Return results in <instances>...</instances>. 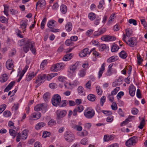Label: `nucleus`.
Returning <instances> with one entry per match:
<instances>
[{
    "label": "nucleus",
    "mask_w": 147,
    "mask_h": 147,
    "mask_svg": "<svg viewBox=\"0 0 147 147\" xmlns=\"http://www.w3.org/2000/svg\"><path fill=\"white\" fill-rule=\"evenodd\" d=\"M67 111L65 110L59 109L56 112V119L58 123L60 124L63 121V118L67 114Z\"/></svg>",
    "instance_id": "obj_1"
},
{
    "label": "nucleus",
    "mask_w": 147,
    "mask_h": 147,
    "mask_svg": "<svg viewBox=\"0 0 147 147\" xmlns=\"http://www.w3.org/2000/svg\"><path fill=\"white\" fill-rule=\"evenodd\" d=\"M94 110L91 107H87L84 111V114L85 117L88 119H91L94 116Z\"/></svg>",
    "instance_id": "obj_2"
},
{
    "label": "nucleus",
    "mask_w": 147,
    "mask_h": 147,
    "mask_svg": "<svg viewBox=\"0 0 147 147\" xmlns=\"http://www.w3.org/2000/svg\"><path fill=\"white\" fill-rule=\"evenodd\" d=\"M64 137L65 140L68 142H72L75 139L74 134L69 131H66L64 134Z\"/></svg>",
    "instance_id": "obj_3"
},
{
    "label": "nucleus",
    "mask_w": 147,
    "mask_h": 147,
    "mask_svg": "<svg viewBox=\"0 0 147 147\" xmlns=\"http://www.w3.org/2000/svg\"><path fill=\"white\" fill-rule=\"evenodd\" d=\"M64 66L63 63H58L52 66L51 68L52 71H57L62 69Z\"/></svg>",
    "instance_id": "obj_4"
},
{
    "label": "nucleus",
    "mask_w": 147,
    "mask_h": 147,
    "mask_svg": "<svg viewBox=\"0 0 147 147\" xmlns=\"http://www.w3.org/2000/svg\"><path fill=\"white\" fill-rule=\"evenodd\" d=\"M61 101V97L59 95L57 94L54 95L51 100L53 105L56 107H57L59 105Z\"/></svg>",
    "instance_id": "obj_5"
},
{
    "label": "nucleus",
    "mask_w": 147,
    "mask_h": 147,
    "mask_svg": "<svg viewBox=\"0 0 147 147\" xmlns=\"http://www.w3.org/2000/svg\"><path fill=\"white\" fill-rule=\"evenodd\" d=\"M46 75L45 74H40L38 76V79L36 81V83H38L37 86H38L40 85V83L43 82L45 80Z\"/></svg>",
    "instance_id": "obj_6"
},
{
    "label": "nucleus",
    "mask_w": 147,
    "mask_h": 147,
    "mask_svg": "<svg viewBox=\"0 0 147 147\" xmlns=\"http://www.w3.org/2000/svg\"><path fill=\"white\" fill-rule=\"evenodd\" d=\"M37 72L34 71H30L29 72L26 76V80L27 81H30L36 75Z\"/></svg>",
    "instance_id": "obj_7"
},
{
    "label": "nucleus",
    "mask_w": 147,
    "mask_h": 147,
    "mask_svg": "<svg viewBox=\"0 0 147 147\" xmlns=\"http://www.w3.org/2000/svg\"><path fill=\"white\" fill-rule=\"evenodd\" d=\"M126 43L130 47H134L137 45L136 38L133 37L130 38Z\"/></svg>",
    "instance_id": "obj_8"
},
{
    "label": "nucleus",
    "mask_w": 147,
    "mask_h": 147,
    "mask_svg": "<svg viewBox=\"0 0 147 147\" xmlns=\"http://www.w3.org/2000/svg\"><path fill=\"white\" fill-rule=\"evenodd\" d=\"M136 136L133 137L129 138L125 143L126 145L128 146H131L134 144L136 143Z\"/></svg>",
    "instance_id": "obj_9"
},
{
    "label": "nucleus",
    "mask_w": 147,
    "mask_h": 147,
    "mask_svg": "<svg viewBox=\"0 0 147 147\" xmlns=\"http://www.w3.org/2000/svg\"><path fill=\"white\" fill-rule=\"evenodd\" d=\"M101 39L104 41H110L115 40L116 38L114 36H111L109 35H105L101 38Z\"/></svg>",
    "instance_id": "obj_10"
},
{
    "label": "nucleus",
    "mask_w": 147,
    "mask_h": 147,
    "mask_svg": "<svg viewBox=\"0 0 147 147\" xmlns=\"http://www.w3.org/2000/svg\"><path fill=\"white\" fill-rule=\"evenodd\" d=\"M13 63V61L12 59H8L6 63V65L7 68L9 70L13 69L14 67Z\"/></svg>",
    "instance_id": "obj_11"
},
{
    "label": "nucleus",
    "mask_w": 147,
    "mask_h": 147,
    "mask_svg": "<svg viewBox=\"0 0 147 147\" xmlns=\"http://www.w3.org/2000/svg\"><path fill=\"white\" fill-rule=\"evenodd\" d=\"M31 41L30 40H28L26 42V45L24 46L23 47V50L25 53H26L28 51H29L31 43Z\"/></svg>",
    "instance_id": "obj_12"
},
{
    "label": "nucleus",
    "mask_w": 147,
    "mask_h": 147,
    "mask_svg": "<svg viewBox=\"0 0 147 147\" xmlns=\"http://www.w3.org/2000/svg\"><path fill=\"white\" fill-rule=\"evenodd\" d=\"M80 62L78 61L76 62L75 63L72 65H71L69 66V68L70 70L73 72H74L77 69L78 67L79 66Z\"/></svg>",
    "instance_id": "obj_13"
},
{
    "label": "nucleus",
    "mask_w": 147,
    "mask_h": 147,
    "mask_svg": "<svg viewBox=\"0 0 147 147\" xmlns=\"http://www.w3.org/2000/svg\"><path fill=\"white\" fill-rule=\"evenodd\" d=\"M89 52V49L87 48H85L79 53V55L80 57H83L86 56Z\"/></svg>",
    "instance_id": "obj_14"
},
{
    "label": "nucleus",
    "mask_w": 147,
    "mask_h": 147,
    "mask_svg": "<svg viewBox=\"0 0 147 147\" xmlns=\"http://www.w3.org/2000/svg\"><path fill=\"white\" fill-rule=\"evenodd\" d=\"M136 89L134 86L133 85H130L129 87V92L130 95L132 96H134Z\"/></svg>",
    "instance_id": "obj_15"
},
{
    "label": "nucleus",
    "mask_w": 147,
    "mask_h": 147,
    "mask_svg": "<svg viewBox=\"0 0 147 147\" xmlns=\"http://www.w3.org/2000/svg\"><path fill=\"white\" fill-rule=\"evenodd\" d=\"M105 64L103 63L102 65L101 68L98 72V78L99 79L102 76V75L103 71L105 70Z\"/></svg>",
    "instance_id": "obj_16"
},
{
    "label": "nucleus",
    "mask_w": 147,
    "mask_h": 147,
    "mask_svg": "<svg viewBox=\"0 0 147 147\" xmlns=\"http://www.w3.org/2000/svg\"><path fill=\"white\" fill-rule=\"evenodd\" d=\"M27 25V22L25 21H22L20 23V28H22V32H25L26 28Z\"/></svg>",
    "instance_id": "obj_17"
},
{
    "label": "nucleus",
    "mask_w": 147,
    "mask_h": 147,
    "mask_svg": "<svg viewBox=\"0 0 147 147\" xmlns=\"http://www.w3.org/2000/svg\"><path fill=\"white\" fill-rule=\"evenodd\" d=\"M28 132V130L27 129H25L22 131L21 136L22 140H25L27 138Z\"/></svg>",
    "instance_id": "obj_18"
},
{
    "label": "nucleus",
    "mask_w": 147,
    "mask_h": 147,
    "mask_svg": "<svg viewBox=\"0 0 147 147\" xmlns=\"http://www.w3.org/2000/svg\"><path fill=\"white\" fill-rule=\"evenodd\" d=\"M106 29L103 28L100 30L98 31H95L94 32V36H98L103 34L106 31Z\"/></svg>",
    "instance_id": "obj_19"
},
{
    "label": "nucleus",
    "mask_w": 147,
    "mask_h": 147,
    "mask_svg": "<svg viewBox=\"0 0 147 147\" xmlns=\"http://www.w3.org/2000/svg\"><path fill=\"white\" fill-rule=\"evenodd\" d=\"M8 79V75L6 74H3L0 78V81L1 82H4Z\"/></svg>",
    "instance_id": "obj_20"
},
{
    "label": "nucleus",
    "mask_w": 147,
    "mask_h": 147,
    "mask_svg": "<svg viewBox=\"0 0 147 147\" xmlns=\"http://www.w3.org/2000/svg\"><path fill=\"white\" fill-rule=\"evenodd\" d=\"M116 70L114 68H108L106 75L107 76H111L113 74L116 73Z\"/></svg>",
    "instance_id": "obj_21"
},
{
    "label": "nucleus",
    "mask_w": 147,
    "mask_h": 147,
    "mask_svg": "<svg viewBox=\"0 0 147 147\" xmlns=\"http://www.w3.org/2000/svg\"><path fill=\"white\" fill-rule=\"evenodd\" d=\"M88 134V131L86 130H83L82 132H78L77 133V135L81 137L86 136Z\"/></svg>",
    "instance_id": "obj_22"
},
{
    "label": "nucleus",
    "mask_w": 147,
    "mask_h": 147,
    "mask_svg": "<svg viewBox=\"0 0 147 147\" xmlns=\"http://www.w3.org/2000/svg\"><path fill=\"white\" fill-rule=\"evenodd\" d=\"M72 57V54L70 53L66 54L65 55L63 58V61H68L71 59Z\"/></svg>",
    "instance_id": "obj_23"
},
{
    "label": "nucleus",
    "mask_w": 147,
    "mask_h": 147,
    "mask_svg": "<svg viewBox=\"0 0 147 147\" xmlns=\"http://www.w3.org/2000/svg\"><path fill=\"white\" fill-rule=\"evenodd\" d=\"M46 125V123L44 122L39 123L35 126V129L38 130Z\"/></svg>",
    "instance_id": "obj_24"
},
{
    "label": "nucleus",
    "mask_w": 147,
    "mask_h": 147,
    "mask_svg": "<svg viewBox=\"0 0 147 147\" xmlns=\"http://www.w3.org/2000/svg\"><path fill=\"white\" fill-rule=\"evenodd\" d=\"M120 57L122 59H125L127 57V54L124 51H122L119 53Z\"/></svg>",
    "instance_id": "obj_25"
},
{
    "label": "nucleus",
    "mask_w": 147,
    "mask_h": 147,
    "mask_svg": "<svg viewBox=\"0 0 147 147\" xmlns=\"http://www.w3.org/2000/svg\"><path fill=\"white\" fill-rule=\"evenodd\" d=\"M72 28V24L70 22H68L66 25L65 26V28L67 31L68 32L71 31Z\"/></svg>",
    "instance_id": "obj_26"
},
{
    "label": "nucleus",
    "mask_w": 147,
    "mask_h": 147,
    "mask_svg": "<svg viewBox=\"0 0 147 147\" xmlns=\"http://www.w3.org/2000/svg\"><path fill=\"white\" fill-rule=\"evenodd\" d=\"M134 117V116L129 115L127 119L125 121H123L121 123V126H122L123 125H125L127 124L129 122L131 121V119Z\"/></svg>",
    "instance_id": "obj_27"
},
{
    "label": "nucleus",
    "mask_w": 147,
    "mask_h": 147,
    "mask_svg": "<svg viewBox=\"0 0 147 147\" xmlns=\"http://www.w3.org/2000/svg\"><path fill=\"white\" fill-rule=\"evenodd\" d=\"M114 138L113 136L111 135L110 136L105 135L104 136V141H108L109 140H111Z\"/></svg>",
    "instance_id": "obj_28"
},
{
    "label": "nucleus",
    "mask_w": 147,
    "mask_h": 147,
    "mask_svg": "<svg viewBox=\"0 0 147 147\" xmlns=\"http://www.w3.org/2000/svg\"><path fill=\"white\" fill-rule=\"evenodd\" d=\"M60 9L61 12L63 14H65L67 11V7L65 5H62L60 6Z\"/></svg>",
    "instance_id": "obj_29"
},
{
    "label": "nucleus",
    "mask_w": 147,
    "mask_h": 147,
    "mask_svg": "<svg viewBox=\"0 0 147 147\" xmlns=\"http://www.w3.org/2000/svg\"><path fill=\"white\" fill-rule=\"evenodd\" d=\"M55 22V21L54 20L50 21L47 23V26L51 28H54L55 26L54 25Z\"/></svg>",
    "instance_id": "obj_30"
},
{
    "label": "nucleus",
    "mask_w": 147,
    "mask_h": 147,
    "mask_svg": "<svg viewBox=\"0 0 147 147\" xmlns=\"http://www.w3.org/2000/svg\"><path fill=\"white\" fill-rule=\"evenodd\" d=\"M68 104V102L66 100H62L60 102L58 106L60 107H64L66 106Z\"/></svg>",
    "instance_id": "obj_31"
},
{
    "label": "nucleus",
    "mask_w": 147,
    "mask_h": 147,
    "mask_svg": "<svg viewBox=\"0 0 147 147\" xmlns=\"http://www.w3.org/2000/svg\"><path fill=\"white\" fill-rule=\"evenodd\" d=\"M117 56H113L107 59V62L109 63H111L115 61L117 59Z\"/></svg>",
    "instance_id": "obj_32"
},
{
    "label": "nucleus",
    "mask_w": 147,
    "mask_h": 147,
    "mask_svg": "<svg viewBox=\"0 0 147 147\" xmlns=\"http://www.w3.org/2000/svg\"><path fill=\"white\" fill-rule=\"evenodd\" d=\"M50 94L49 92L45 93L43 96L44 100L46 101L49 100L50 98Z\"/></svg>",
    "instance_id": "obj_33"
},
{
    "label": "nucleus",
    "mask_w": 147,
    "mask_h": 147,
    "mask_svg": "<svg viewBox=\"0 0 147 147\" xmlns=\"http://www.w3.org/2000/svg\"><path fill=\"white\" fill-rule=\"evenodd\" d=\"M3 6L4 7V13L5 15L7 16L9 15L8 11L9 9V6L7 5H4Z\"/></svg>",
    "instance_id": "obj_34"
},
{
    "label": "nucleus",
    "mask_w": 147,
    "mask_h": 147,
    "mask_svg": "<svg viewBox=\"0 0 147 147\" xmlns=\"http://www.w3.org/2000/svg\"><path fill=\"white\" fill-rule=\"evenodd\" d=\"M125 34L127 37H129L132 34V31L130 28H127L125 30Z\"/></svg>",
    "instance_id": "obj_35"
},
{
    "label": "nucleus",
    "mask_w": 147,
    "mask_h": 147,
    "mask_svg": "<svg viewBox=\"0 0 147 147\" xmlns=\"http://www.w3.org/2000/svg\"><path fill=\"white\" fill-rule=\"evenodd\" d=\"M87 98L89 100L91 101H94L96 99L95 96L93 94H89L87 97Z\"/></svg>",
    "instance_id": "obj_36"
},
{
    "label": "nucleus",
    "mask_w": 147,
    "mask_h": 147,
    "mask_svg": "<svg viewBox=\"0 0 147 147\" xmlns=\"http://www.w3.org/2000/svg\"><path fill=\"white\" fill-rule=\"evenodd\" d=\"M145 124V121L144 118H142V121H140V124L138 126L140 129H142Z\"/></svg>",
    "instance_id": "obj_37"
},
{
    "label": "nucleus",
    "mask_w": 147,
    "mask_h": 147,
    "mask_svg": "<svg viewBox=\"0 0 147 147\" xmlns=\"http://www.w3.org/2000/svg\"><path fill=\"white\" fill-rule=\"evenodd\" d=\"M30 44V50L33 53L35 54L36 51L35 48L34 47V42H31V43Z\"/></svg>",
    "instance_id": "obj_38"
},
{
    "label": "nucleus",
    "mask_w": 147,
    "mask_h": 147,
    "mask_svg": "<svg viewBox=\"0 0 147 147\" xmlns=\"http://www.w3.org/2000/svg\"><path fill=\"white\" fill-rule=\"evenodd\" d=\"M45 1L44 0L38 1L36 4V9H37V6L39 4L40 5L39 6L40 7L44 5L45 4Z\"/></svg>",
    "instance_id": "obj_39"
},
{
    "label": "nucleus",
    "mask_w": 147,
    "mask_h": 147,
    "mask_svg": "<svg viewBox=\"0 0 147 147\" xmlns=\"http://www.w3.org/2000/svg\"><path fill=\"white\" fill-rule=\"evenodd\" d=\"M42 107V104H38L37 105L34 107V110L36 111L41 110Z\"/></svg>",
    "instance_id": "obj_40"
},
{
    "label": "nucleus",
    "mask_w": 147,
    "mask_h": 147,
    "mask_svg": "<svg viewBox=\"0 0 147 147\" xmlns=\"http://www.w3.org/2000/svg\"><path fill=\"white\" fill-rule=\"evenodd\" d=\"M11 112L9 111H6L3 113V116L6 117H8L11 115Z\"/></svg>",
    "instance_id": "obj_41"
},
{
    "label": "nucleus",
    "mask_w": 147,
    "mask_h": 147,
    "mask_svg": "<svg viewBox=\"0 0 147 147\" xmlns=\"http://www.w3.org/2000/svg\"><path fill=\"white\" fill-rule=\"evenodd\" d=\"M89 19L91 20H93L96 18V15L93 13H90L88 16Z\"/></svg>",
    "instance_id": "obj_42"
},
{
    "label": "nucleus",
    "mask_w": 147,
    "mask_h": 147,
    "mask_svg": "<svg viewBox=\"0 0 147 147\" xmlns=\"http://www.w3.org/2000/svg\"><path fill=\"white\" fill-rule=\"evenodd\" d=\"M56 124V122L55 120L53 119H51L48 122V125L49 127H52L53 125H55Z\"/></svg>",
    "instance_id": "obj_43"
},
{
    "label": "nucleus",
    "mask_w": 147,
    "mask_h": 147,
    "mask_svg": "<svg viewBox=\"0 0 147 147\" xmlns=\"http://www.w3.org/2000/svg\"><path fill=\"white\" fill-rule=\"evenodd\" d=\"M77 90L79 94L80 95H82L84 91L83 88L81 86H80L78 88Z\"/></svg>",
    "instance_id": "obj_44"
},
{
    "label": "nucleus",
    "mask_w": 147,
    "mask_h": 147,
    "mask_svg": "<svg viewBox=\"0 0 147 147\" xmlns=\"http://www.w3.org/2000/svg\"><path fill=\"white\" fill-rule=\"evenodd\" d=\"M105 4L104 0H102L100 1L99 2L98 7L99 9H102L103 10L104 7L103 5Z\"/></svg>",
    "instance_id": "obj_45"
},
{
    "label": "nucleus",
    "mask_w": 147,
    "mask_h": 147,
    "mask_svg": "<svg viewBox=\"0 0 147 147\" xmlns=\"http://www.w3.org/2000/svg\"><path fill=\"white\" fill-rule=\"evenodd\" d=\"M119 49V47L116 45H113L112 47L111 51L112 52L117 51Z\"/></svg>",
    "instance_id": "obj_46"
},
{
    "label": "nucleus",
    "mask_w": 147,
    "mask_h": 147,
    "mask_svg": "<svg viewBox=\"0 0 147 147\" xmlns=\"http://www.w3.org/2000/svg\"><path fill=\"white\" fill-rule=\"evenodd\" d=\"M47 63V61L46 60H43L41 63L40 65V68L41 69L43 70L44 69Z\"/></svg>",
    "instance_id": "obj_47"
},
{
    "label": "nucleus",
    "mask_w": 147,
    "mask_h": 147,
    "mask_svg": "<svg viewBox=\"0 0 147 147\" xmlns=\"http://www.w3.org/2000/svg\"><path fill=\"white\" fill-rule=\"evenodd\" d=\"M9 134L10 135L13 136V138H14L16 136V131L12 129H10L9 130Z\"/></svg>",
    "instance_id": "obj_48"
},
{
    "label": "nucleus",
    "mask_w": 147,
    "mask_h": 147,
    "mask_svg": "<svg viewBox=\"0 0 147 147\" xmlns=\"http://www.w3.org/2000/svg\"><path fill=\"white\" fill-rule=\"evenodd\" d=\"M91 82L88 81L85 84V87L88 90H90L91 89Z\"/></svg>",
    "instance_id": "obj_49"
},
{
    "label": "nucleus",
    "mask_w": 147,
    "mask_h": 147,
    "mask_svg": "<svg viewBox=\"0 0 147 147\" xmlns=\"http://www.w3.org/2000/svg\"><path fill=\"white\" fill-rule=\"evenodd\" d=\"M86 74V70L84 69H82L78 73L79 75L81 77H84Z\"/></svg>",
    "instance_id": "obj_50"
},
{
    "label": "nucleus",
    "mask_w": 147,
    "mask_h": 147,
    "mask_svg": "<svg viewBox=\"0 0 147 147\" xmlns=\"http://www.w3.org/2000/svg\"><path fill=\"white\" fill-rule=\"evenodd\" d=\"M96 90L98 95H101L102 94V91L99 86H96Z\"/></svg>",
    "instance_id": "obj_51"
},
{
    "label": "nucleus",
    "mask_w": 147,
    "mask_h": 147,
    "mask_svg": "<svg viewBox=\"0 0 147 147\" xmlns=\"http://www.w3.org/2000/svg\"><path fill=\"white\" fill-rule=\"evenodd\" d=\"M120 89L119 87H116L114 90L111 91V94L112 95H114L116 94L117 92Z\"/></svg>",
    "instance_id": "obj_52"
},
{
    "label": "nucleus",
    "mask_w": 147,
    "mask_h": 147,
    "mask_svg": "<svg viewBox=\"0 0 147 147\" xmlns=\"http://www.w3.org/2000/svg\"><path fill=\"white\" fill-rule=\"evenodd\" d=\"M106 100V97L105 96H103L100 99V104L101 106H102Z\"/></svg>",
    "instance_id": "obj_53"
},
{
    "label": "nucleus",
    "mask_w": 147,
    "mask_h": 147,
    "mask_svg": "<svg viewBox=\"0 0 147 147\" xmlns=\"http://www.w3.org/2000/svg\"><path fill=\"white\" fill-rule=\"evenodd\" d=\"M46 20V18H45L43 19L41 24V28L42 29H43L44 28Z\"/></svg>",
    "instance_id": "obj_54"
},
{
    "label": "nucleus",
    "mask_w": 147,
    "mask_h": 147,
    "mask_svg": "<svg viewBox=\"0 0 147 147\" xmlns=\"http://www.w3.org/2000/svg\"><path fill=\"white\" fill-rule=\"evenodd\" d=\"M73 128L74 129H76L77 131H81L82 129V127L80 125H74L73 127Z\"/></svg>",
    "instance_id": "obj_55"
},
{
    "label": "nucleus",
    "mask_w": 147,
    "mask_h": 147,
    "mask_svg": "<svg viewBox=\"0 0 147 147\" xmlns=\"http://www.w3.org/2000/svg\"><path fill=\"white\" fill-rule=\"evenodd\" d=\"M115 14H113L110 16L108 22V24H110L112 22L115 16Z\"/></svg>",
    "instance_id": "obj_56"
},
{
    "label": "nucleus",
    "mask_w": 147,
    "mask_h": 147,
    "mask_svg": "<svg viewBox=\"0 0 147 147\" xmlns=\"http://www.w3.org/2000/svg\"><path fill=\"white\" fill-rule=\"evenodd\" d=\"M73 42L71 39H68L65 42V44L67 46H71L73 44Z\"/></svg>",
    "instance_id": "obj_57"
},
{
    "label": "nucleus",
    "mask_w": 147,
    "mask_h": 147,
    "mask_svg": "<svg viewBox=\"0 0 147 147\" xmlns=\"http://www.w3.org/2000/svg\"><path fill=\"white\" fill-rule=\"evenodd\" d=\"M75 108L78 111L79 113L82 111L84 109V107L82 105H79Z\"/></svg>",
    "instance_id": "obj_58"
},
{
    "label": "nucleus",
    "mask_w": 147,
    "mask_h": 147,
    "mask_svg": "<svg viewBox=\"0 0 147 147\" xmlns=\"http://www.w3.org/2000/svg\"><path fill=\"white\" fill-rule=\"evenodd\" d=\"M50 135V134L49 132L45 131L43 132L42 137L43 138H45L49 137Z\"/></svg>",
    "instance_id": "obj_59"
},
{
    "label": "nucleus",
    "mask_w": 147,
    "mask_h": 147,
    "mask_svg": "<svg viewBox=\"0 0 147 147\" xmlns=\"http://www.w3.org/2000/svg\"><path fill=\"white\" fill-rule=\"evenodd\" d=\"M101 112L107 116L110 115L112 114L111 111H109L102 110Z\"/></svg>",
    "instance_id": "obj_60"
},
{
    "label": "nucleus",
    "mask_w": 147,
    "mask_h": 147,
    "mask_svg": "<svg viewBox=\"0 0 147 147\" xmlns=\"http://www.w3.org/2000/svg\"><path fill=\"white\" fill-rule=\"evenodd\" d=\"M94 30L92 29L88 30L86 32L85 34L87 36H90L93 33Z\"/></svg>",
    "instance_id": "obj_61"
},
{
    "label": "nucleus",
    "mask_w": 147,
    "mask_h": 147,
    "mask_svg": "<svg viewBox=\"0 0 147 147\" xmlns=\"http://www.w3.org/2000/svg\"><path fill=\"white\" fill-rule=\"evenodd\" d=\"M0 21L3 23H5L7 21V19L3 16H2L0 17Z\"/></svg>",
    "instance_id": "obj_62"
},
{
    "label": "nucleus",
    "mask_w": 147,
    "mask_h": 147,
    "mask_svg": "<svg viewBox=\"0 0 147 147\" xmlns=\"http://www.w3.org/2000/svg\"><path fill=\"white\" fill-rule=\"evenodd\" d=\"M18 107L19 104L18 103H16V104H14L13 106L12 107V108H11V109L12 111H16L18 109Z\"/></svg>",
    "instance_id": "obj_63"
},
{
    "label": "nucleus",
    "mask_w": 147,
    "mask_h": 147,
    "mask_svg": "<svg viewBox=\"0 0 147 147\" xmlns=\"http://www.w3.org/2000/svg\"><path fill=\"white\" fill-rule=\"evenodd\" d=\"M58 79L59 81L62 82H64L66 79L65 77L62 76H59Z\"/></svg>",
    "instance_id": "obj_64"
}]
</instances>
